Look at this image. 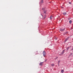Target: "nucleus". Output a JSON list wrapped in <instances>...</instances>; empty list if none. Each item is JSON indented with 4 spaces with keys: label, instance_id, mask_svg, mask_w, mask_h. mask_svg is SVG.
I'll return each instance as SVG.
<instances>
[{
    "label": "nucleus",
    "instance_id": "obj_1",
    "mask_svg": "<svg viewBox=\"0 0 73 73\" xmlns=\"http://www.w3.org/2000/svg\"><path fill=\"white\" fill-rule=\"evenodd\" d=\"M42 10H43L44 13H46V12H47V10L45 9L44 8H42Z\"/></svg>",
    "mask_w": 73,
    "mask_h": 73
},
{
    "label": "nucleus",
    "instance_id": "obj_2",
    "mask_svg": "<svg viewBox=\"0 0 73 73\" xmlns=\"http://www.w3.org/2000/svg\"><path fill=\"white\" fill-rule=\"evenodd\" d=\"M43 56L45 57V55H46V53L45 52V51H44L43 52Z\"/></svg>",
    "mask_w": 73,
    "mask_h": 73
},
{
    "label": "nucleus",
    "instance_id": "obj_3",
    "mask_svg": "<svg viewBox=\"0 0 73 73\" xmlns=\"http://www.w3.org/2000/svg\"><path fill=\"white\" fill-rule=\"evenodd\" d=\"M65 28H64L63 29H60V31H65Z\"/></svg>",
    "mask_w": 73,
    "mask_h": 73
},
{
    "label": "nucleus",
    "instance_id": "obj_4",
    "mask_svg": "<svg viewBox=\"0 0 73 73\" xmlns=\"http://www.w3.org/2000/svg\"><path fill=\"white\" fill-rule=\"evenodd\" d=\"M44 62H41L40 63L39 65L40 66H42V63H43Z\"/></svg>",
    "mask_w": 73,
    "mask_h": 73
},
{
    "label": "nucleus",
    "instance_id": "obj_5",
    "mask_svg": "<svg viewBox=\"0 0 73 73\" xmlns=\"http://www.w3.org/2000/svg\"><path fill=\"white\" fill-rule=\"evenodd\" d=\"M64 52H65V50H64L62 52V54H64Z\"/></svg>",
    "mask_w": 73,
    "mask_h": 73
},
{
    "label": "nucleus",
    "instance_id": "obj_6",
    "mask_svg": "<svg viewBox=\"0 0 73 73\" xmlns=\"http://www.w3.org/2000/svg\"><path fill=\"white\" fill-rule=\"evenodd\" d=\"M68 38H66L65 39V42H66V41H67V40H68Z\"/></svg>",
    "mask_w": 73,
    "mask_h": 73
},
{
    "label": "nucleus",
    "instance_id": "obj_7",
    "mask_svg": "<svg viewBox=\"0 0 73 73\" xmlns=\"http://www.w3.org/2000/svg\"><path fill=\"white\" fill-rule=\"evenodd\" d=\"M60 62V60L58 61V66H59V65Z\"/></svg>",
    "mask_w": 73,
    "mask_h": 73
},
{
    "label": "nucleus",
    "instance_id": "obj_8",
    "mask_svg": "<svg viewBox=\"0 0 73 73\" xmlns=\"http://www.w3.org/2000/svg\"><path fill=\"white\" fill-rule=\"evenodd\" d=\"M52 17H53V16H52V15H51L50 17V19H52Z\"/></svg>",
    "mask_w": 73,
    "mask_h": 73
},
{
    "label": "nucleus",
    "instance_id": "obj_9",
    "mask_svg": "<svg viewBox=\"0 0 73 73\" xmlns=\"http://www.w3.org/2000/svg\"><path fill=\"white\" fill-rule=\"evenodd\" d=\"M66 12H65V13H63V15H66Z\"/></svg>",
    "mask_w": 73,
    "mask_h": 73
},
{
    "label": "nucleus",
    "instance_id": "obj_10",
    "mask_svg": "<svg viewBox=\"0 0 73 73\" xmlns=\"http://www.w3.org/2000/svg\"><path fill=\"white\" fill-rule=\"evenodd\" d=\"M51 65L52 66H54V64H51Z\"/></svg>",
    "mask_w": 73,
    "mask_h": 73
},
{
    "label": "nucleus",
    "instance_id": "obj_11",
    "mask_svg": "<svg viewBox=\"0 0 73 73\" xmlns=\"http://www.w3.org/2000/svg\"><path fill=\"white\" fill-rule=\"evenodd\" d=\"M69 23L70 24H71L72 23V21L70 20L69 21Z\"/></svg>",
    "mask_w": 73,
    "mask_h": 73
},
{
    "label": "nucleus",
    "instance_id": "obj_12",
    "mask_svg": "<svg viewBox=\"0 0 73 73\" xmlns=\"http://www.w3.org/2000/svg\"><path fill=\"white\" fill-rule=\"evenodd\" d=\"M61 72H62V73H64V70H62Z\"/></svg>",
    "mask_w": 73,
    "mask_h": 73
},
{
    "label": "nucleus",
    "instance_id": "obj_13",
    "mask_svg": "<svg viewBox=\"0 0 73 73\" xmlns=\"http://www.w3.org/2000/svg\"><path fill=\"white\" fill-rule=\"evenodd\" d=\"M41 3H43V0H41Z\"/></svg>",
    "mask_w": 73,
    "mask_h": 73
},
{
    "label": "nucleus",
    "instance_id": "obj_14",
    "mask_svg": "<svg viewBox=\"0 0 73 73\" xmlns=\"http://www.w3.org/2000/svg\"><path fill=\"white\" fill-rule=\"evenodd\" d=\"M70 55H72L73 54V53H71L70 54Z\"/></svg>",
    "mask_w": 73,
    "mask_h": 73
},
{
    "label": "nucleus",
    "instance_id": "obj_15",
    "mask_svg": "<svg viewBox=\"0 0 73 73\" xmlns=\"http://www.w3.org/2000/svg\"><path fill=\"white\" fill-rule=\"evenodd\" d=\"M69 47H68L67 49V50H68V49H69Z\"/></svg>",
    "mask_w": 73,
    "mask_h": 73
},
{
    "label": "nucleus",
    "instance_id": "obj_16",
    "mask_svg": "<svg viewBox=\"0 0 73 73\" xmlns=\"http://www.w3.org/2000/svg\"><path fill=\"white\" fill-rule=\"evenodd\" d=\"M69 4H71V2H69Z\"/></svg>",
    "mask_w": 73,
    "mask_h": 73
},
{
    "label": "nucleus",
    "instance_id": "obj_17",
    "mask_svg": "<svg viewBox=\"0 0 73 73\" xmlns=\"http://www.w3.org/2000/svg\"><path fill=\"white\" fill-rule=\"evenodd\" d=\"M73 50V47L72 48V50Z\"/></svg>",
    "mask_w": 73,
    "mask_h": 73
},
{
    "label": "nucleus",
    "instance_id": "obj_18",
    "mask_svg": "<svg viewBox=\"0 0 73 73\" xmlns=\"http://www.w3.org/2000/svg\"><path fill=\"white\" fill-rule=\"evenodd\" d=\"M61 8H64V7H61Z\"/></svg>",
    "mask_w": 73,
    "mask_h": 73
},
{
    "label": "nucleus",
    "instance_id": "obj_19",
    "mask_svg": "<svg viewBox=\"0 0 73 73\" xmlns=\"http://www.w3.org/2000/svg\"><path fill=\"white\" fill-rule=\"evenodd\" d=\"M46 60H45V62H46Z\"/></svg>",
    "mask_w": 73,
    "mask_h": 73
},
{
    "label": "nucleus",
    "instance_id": "obj_20",
    "mask_svg": "<svg viewBox=\"0 0 73 73\" xmlns=\"http://www.w3.org/2000/svg\"><path fill=\"white\" fill-rule=\"evenodd\" d=\"M41 15H42H42L41 14Z\"/></svg>",
    "mask_w": 73,
    "mask_h": 73
}]
</instances>
